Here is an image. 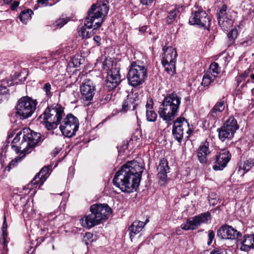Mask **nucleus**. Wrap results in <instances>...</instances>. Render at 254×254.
Returning <instances> with one entry per match:
<instances>
[{
    "instance_id": "obj_30",
    "label": "nucleus",
    "mask_w": 254,
    "mask_h": 254,
    "mask_svg": "<svg viewBox=\"0 0 254 254\" xmlns=\"http://www.w3.org/2000/svg\"><path fill=\"white\" fill-rule=\"evenodd\" d=\"M254 166V159H249L240 163V169L248 172Z\"/></svg>"
},
{
    "instance_id": "obj_10",
    "label": "nucleus",
    "mask_w": 254,
    "mask_h": 254,
    "mask_svg": "<svg viewBox=\"0 0 254 254\" xmlns=\"http://www.w3.org/2000/svg\"><path fill=\"white\" fill-rule=\"evenodd\" d=\"M164 56L162 64L165 70L170 74H173L176 72L175 63L177 53L175 49L172 47H167L163 48Z\"/></svg>"
},
{
    "instance_id": "obj_27",
    "label": "nucleus",
    "mask_w": 254,
    "mask_h": 254,
    "mask_svg": "<svg viewBox=\"0 0 254 254\" xmlns=\"http://www.w3.org/2000/svg\"><path fill=\"white\" fill-rule=\"evenodd\" d=\"M145 223L143 222L136 220L134 221L131 226L129 227L130 239L132 241L133 237L138 233H139L144 226Z\"/></svg>"
},
{
    "instance_id": "obj_25",
    "label": "nucleus",
    "mask_w": 254,
    "mask_h": 254,
    "mask_svg": "<svg viewBox=\"0 0 254 254\" xmlns=\"http://www.w3.org/2000/svg\"><path fill=\"white\" fill-rule=\"evenodd\" d=\"M225 10H227V6L225 4H223L217 14V19L218 23L221 28L225 30H227L228 29L232 27L233 25V20L227 19V21L224 20V19L222 17L223 15L222 14Z\"/></svg>"
},
{
    "instance_id": "obj_17",
    "label": "nucleus",
    "mask_w": 254,
    "mask_h": 254,
    "mask_svg": "<svg viewBox=\"0 0 254 254\" xmlns=\"http://www.w3.org/2000/svg\"><path fill=\"white\" fill-rule=\"evenodd\" d=\"M95 86L90 79H85L80 85V92L84 100L90 101L95 94Z\"/></svg>"
},
{
    "instance_id": "obj_59",
    "label": "nucleus",
    "mask_w": 254,
    "mask_h": 254,
    "mask_svg": "<svg viewBox=\"0 0 254 254\" xmlns=\"http://www.w3.org/2000/svg\"><path fill=\"white\" fill-rule=\"evenodd\" d=\"M252 93L254 95V88L252 90Z\"/></svg>"
},
{
    "instance_id": "obj_33",
    "label": "nucleus",
    "mask_w": 254,
    "mask_h": 254,
    "mask_svg": "<svg viewBox=\"0 0 254 254\" xmlns=\"http://www.w3.org/2000/svg\"><path fill=\"white\" fill-rule=\"evenodd\" d=\"M42 89L45 93L46 98L49 99L53 95V92L51 91L52 87L51 84L49 82L45 83L42 87Z\"/></svg>"
},
{
    "instance_id": "obj_55",
    "label": "nucleus",
    "mask_w": 254,
    "mask_h": 254,
    "mask_svg": "<svg viewBox=\"0 0 254 254\" xmlns=\"http://www.w3.org/2000/svg\"><path fill=\"white\" fill-rule=\"evenodd\" d=\"M12 0H3L4 3H9Z\"/></svg>"
},
{
    "instance_id": "obj_41",
    "label": "nucleus",
    "mask_w": 254,
    "mask_h": 254,
    "mask_svg": "<svg viewBox=\"0 0 254 254\" xmlns=\"http://www.w3.org/2000/svg\"><path fill=\"white\" fill-rule=\"evenodd\" d=\"M210 254H227V250L217 248L212 250Z\"/></svg>"
},
{
    "instance_id": "obj_60",
    "label": "nucleus",
    "mask_w": 254,
    "mask_h": 254,
    "mask_svg": "<svg viewBox=\"0 0 254 254\" xmlns=\"http://www.w3.org/2000/svg\"><path fill=\"white\" fill-rule=\"evenodd\" d=\"M250 10H249V11L247 12V13H248V14L250 13Z\"/></svg>"
},
{
    "instance_id": "obj_56",
    "label": "nucleus",
    "mask_w": 254,
    "mask_h": 254,
    "mask_svg": "<svg viewBox=\"0 0 254 254\" xmlns=\"http://www.w3.org/2000/svg\"><path fill=\"white\" fill-rule=\"evenodd\" d=\"M249 82V80L247 81L246 83H243V84L241 86V88H243L244 86L246 85V83Z\"/></svg>"
},
{
    "instance_id": "obj_15",
    "label": "nucleus",
    "mask_w": 254,
    "mask_h": 254,
    "mask_svg": "<svg viewBox=\"0 0 254 254\" xmlns=\"http://www.w3.org/2000/svg\"><path fill=\"white\" fill-rule=\"evenodd\" d=\"M220 72V67L218 64L215 62L211 63L203 76L201 85L204 87H207L211 83L215 82Z\"/></svg>"
},
{
    "instance_id": "obj_49",
    "label": "nucleus",
    "mask_w": 254,
    "mask_h": 254,
    "mask_svg": "<svg viewBox=\"0 0 254 254\" xmlns=\"http://www.w3.org/2000/svg\"><path fill=\"white\" fill-rule=\"evenodd\" d=\"M153 0H139L140 2L143 5H148L149 4H151L153 2Z\"/></svg>"
},
{
    "instance_id": "obj_35",
    "label": "nucleus",
    "mask_w": 254,
    "mask_h": 254,
    "mask_svg": "<svg viewBox=\"0 0 254 254\" xmlns=\"http://www.w3.org/2000/svg\"><path fill=\"white\" fill-rule=\"evenodd\" d=\"M12 84V82L11 81H8L7 80H3L1 81V83L0 85V87L1 89L0 91L1 93L4 94L7 93V90L6 89L7 87H9L11 86Z\"/></svg>"
},
{
    "instance_id": "obj_42",
    "label": "nucleus",
    "mask_w": 254,
    "mask_h": 254,
    "mask_svg": "<svg viewBox=\"0 0 254 254\" xmlns=\"http://www.w3.org/2000/svg\"><path fill=\"white\" fill-rule=\"evenodd\" d=\"M93 235L90 233H86L83 237V242H84L86 245H88L89 242H91L92 240H90L92 238Z\"/></svg>"
},
{
    "instance_id": "obj_37",
    "label": "nucleus",
    "mask_w": 254,
    "mask_h": 254,
    "mask_svg": "<svg viewBox=\"0 0 254 254\" xmlns=\"http://www.w3.org/2000/svg\"><path fill=\"white\" fill-rule=\"evenodd\" d=\"M68 20L67 18H59L54 23V27L55 28H61L64 25L67 23Z\"/></svg>"
},
{
    "instance_id": "obj_19",
    "label": "nucleus",
    "mask_w": 254,
    "mask_h": 254,
    "mask_svg": "<svg viewBox=\"0 0 254 254\" xmlns=\"http://www.w3.org/2000/svg\"><path fill=\"white\" fill-rule=\"evenodd\" d=\"M217 235L223 239H235L241 236L240 232L227 225H222L218 230Z\"/></svg>"
},
{
    "instance_id": "obj_43",
    "label": "nucleus",
    "mask_w": 254,
    "mask_h": 254,
    "mask_svg": "<svg viewBox=\"0 0 254 254\" xmlns=\"http://www.w3.org/2000/svg\"><path fill=\"white\" fill-rule=\"evenodd\" d=\"M208 237L207 245L210 246L213 241L214 240L215 237V234L213 230H210L208 231Z\"/></svg>"
},
{
    "instance_id": "obj_46",
    "label": "nucleus",
    "mask_w": 254,
    "mask_h": 254,
    "mask_svg": "<svg viewBox=\"0 0 254 254\" xmlns=\"http://www.w3.org/2000/svg\"><path fill=\"white\" fill-rule=\"evenodd\" d=\"M222 15H223L222 17L224 19V20L227 21V19H233L230 12L227 11V10H225Z\"/></svg>"
},
{
    "instance_id": "obj_13",
    "label": "nucleus",
    "mask_w": 254,
    "mask_h": 254,
    "mask_svg": "<svg viewBox=\"0 0 254 254\" xmlns=\"http://www.w3.org/2000/svg\"><path fill=\"white\" fill-rule=\"evenodd\" d=\"M238 128L239 126L237 120L234 117H230L219 130V137L222 141H224L226 139H231Z\"/></svg>"
},
{
    "instance_id": "obj_52",
    "label": "nucleus",
    "mask_w": 254,
    "mask_h": 254,
    "mask_svg": "<svg viewBox=\"0 0 254 254\" xmlns=\"http://www.w3.org/2000/svg\"><path fill=\"white\" fill-rule=\"evenodd\" d=\"M94 40L96 42L97 45L98 46H99L100 45V42L101 40V38L99 36H95L94 37Z\"/></svg>"
},
{
    "instance_id": "obj_31",
    "label": "nucleus",
    "mask_w": 254,
    "mask_h": 254,
    "mask_svg": "<svg viewBox=\"0 0 254 254\" xmlns=\"http://www.w3.org/2000/svg\"><path fill=\"white\" fill-rule=\"evenodd\" d=\"M146 118L147 120L149 122H154L156 121L157 115L156 113L152 110V107L151 105L147 104L146 105Z\"/></svg>"
},
{
    "instance_id": "obj_40",
    "label": "nucleus",
    "mask_w": 254,
    "mask_h": 254,
    "mask_svg": "<svg viewBox=\"0 0 254 254\" xmlns=\"http://www.w3.org/2000/svg\"><path fill=\"white\" fill-rule=\"evenodd\" d=\"M5 222V216L4 217V220H3V225H2V241H3V245L4 246H5L6 245V238L7 236V233L6 231V230H5V228H4Z\"/></svg>"
},
{
    "instance_id": "obj_21",
    "label": "nucleus",
    "mask_w": 254,
    "mask_h": 254,
    "mask_svg": "<svg viewBox=\"0 0 254 254\" xmlns=\"http://www.w3.org/2000/svg\"><path fill=\"white\" fill-rule=\"evenodd\" d=\"M226 100L223 97L219 101L217 102L211 110L208 117L213 120H216L221 116L222 112L225 109Z\"/></svg>"
},
{
    "instance_id": "obj_11",
    "label": "nucleus",
    "mask_w": 254,
    "mask_h": 254,
    "mask_svg": "<svg viewBox=\"0 0 254 254\" xmlns=\"http://www.w3.org/2000/svg\"><path fill=\"white\" fill-rule=\"evenodd\" d=\"M60 125V128L62 133L67 137L74 135L79 127L78 120L70 114L64 118Z\"/></svg>"
},
{
    "instance_id": "obj_38",
    "label": "nucleus",
    "mask_w": 254,
    "mask_h": 254,
    "mask_svg": "<svg viewBox=\"0 0 254 254\" xmlns=\"http://www.w3.org/2000/svg\"><path fill=\"white\" fill-rule=\"evenodd\" d=\"M117 148L118 149L119 154L121 155L128 152V144H122L121 146H117Z\"/></svg>"
},
{
    "instance_id": "obj_18",
    "label": "nucleus",
    "mask_w": 254,
    "mask_h": 254,
    "mask_svg": "<svg viewBox=\"0 0 254 254\" xmlns=\"http://www.w3.org/2000/svg\"><path fill=\"white\" fill-rule=\"evenodd\" d=\"M231 155L227 149L222 150L215 156V161L214 163L213 168L215 170H222L231 159Z\"/></svg>"
},
{
    "instance_id": "obj_20",
    "label": "nucleus",
    "mask_w": 254,
    "mask_h": 254,
    "mask_svg": "<svg viewBox=\"0 0 254 254\" xmlns=\"http://www.w3.org/2000/svg\"><path fill=\"white\" fill-rule=\"evenodd\" d=\"M49 167L47 166L44 167L39 173L35 176L31 182L28 184L27 189L31 190L33 189V186H36L35 188H36L38 185H39V188L43 185L47 179V175L49 171Z\"/></svg>"
},
{
    "instance_id": "obj_53",
    "label": "nucleus",
    "mask_w": 254,
    "mask_h": 254,
    "mask_svg": "<svg viewBox=\"0 0 254 254\" xmlns=\"http://www.w3.org/2000/svg\"><path fill=\"white\" fill-rule=\"evenodd\" d=\"M249 71H245L243 73L241 74L240 76L242 77L243 79H245L249 74Z\"/></svg>"
},
{
    "instance_id": "obj_22",
    "label": "nucleus",
    "mask_w": 254,
    "mask_h": 254,
    "mask_svg": "<svg viewBox=\"0 0 254 254\" xmlns=\"http://www.w3.org/2000/svg\"><path fill=\"white\" fill-rule=\"evenodd\" d=\"M169 169L167 160L165 158L160 160V163L157 167L158 171L157 177L161 181L163 182V184L167 181V173L169 172Z\"/></svg>"
},
{
    "instance_id": "obj_45",
    "label": "nucleus",
    "mask_w": 254,
    "mask_h": 254,
    "mask_svg": "<svg viewBox=\"0 0 254 254\" xmlns=\"http://www.w3.org/2000/svg\"><path fill=\"white\" fill-rule=\"evenodd\" d=\"M87 28L84 25V26H82L78 31L79 36L81 37L82 38H85V35H86V33L87 32Z\"/></svg>"
},
{
    "instance_id": "obj_48",
    "label": "nucleus",
    "mask_w": 254,
    "mask_h": 254,
    "mask_svg": "<svg viewBox=\"0 0 254 254\" xmlns=\"http://www.w3.org/2000/svg\"><path fill=\"white\" fill-rule=\"evenodd\" d=\"M37 2L41 6H47L48 5V0H37Z\"/></svg>"
},
{
    "instance_id": "obj_2",
    "label": "nucleus",
    "mask_w": 254,
    "mask_h": 254,
    "mask_svg": "<svg viewBox=\"0 0 254 254\" xmlns=\"http://www.w3.org/2000/svg\"><path fill=\"white\" fill-rule=\"evenodd\" d=\"M109 11V7L106 2H99L93 4L87 11V16L84 20V25L88 29L85 35V38L92 36L96 30L100 27L104 21L105 18Z\"/></svg>"
},
{
    "instance_id": "obj_44",
    "label": "nucleus",
    "mask_w": 254,
    "mask_h": 254,
    "mask_svg": "<svg viewBox=\"0 0 254 254\" xmlns=\"http://www.w3.org/2000/svg\"><path fill=\"white\" fill-rule=\"evenodd\" d=\"M112 98V93H109L103 96L102 99L101 100V101L103 102V104H105L106 103L110 101L111 100Z\"/></svg>"
},
{
    "instance_id": "obj_5",
    "label": "nucleus",
    "mask_w": 254,
    "mask_h": 254,
    "mask_svg": "<svg viewBox=\"0 0 254 254\" xmlns=\"http://www.w3.org/2000/svg\"><path fill=\"white\" fill-rule=\"evenodd\" d=\"M64 116V108L60 104H54L48 106L40 118L43 119L46 128L52 130L57 127Z\"/></svg>"
},
{
    "instance_id": "obj_12",
    "label": "nucleus",
    "mask_w": 254,
    "mask_h": 254,
    "mask_svg": "<svg viewBox=\"0 0 254 254\" xmlns=\"http://www.w3.org/2000/svg\"><path fill=\"white\" fill-rule=\"evenodd\" d=\"M189 22L191 25L196 24L200 27H206L210 26V19L205 11L196 3L192 9Z\"/></svg>"
},
{
    "instance_id": "obj_39",
    "label": "nucleus",
    "mask_w": 254,
    "mask_h": 254,
    "mask_svg": "<svg viewBox=\"0 0 254 254\" xmlns=\"http://www.w3.org/2000/svg\"><path fill=\"white\" fill-rule=\"evenodd\" d=\"M238 36V31L236 29H233L231 30L228 33V37L230 41H233Z\"/></svg>"
},
{
    "instance_id": "obj_8",
    "label": "nucleus",
    "mask_w": 254,
    "mask_h": 254,
    "mask_svg": "<svg viewBox=\"0 0 254 254\" xmlns=\"http://www.w3.org/2000/svg\"><path fill=\"white\" fill-rule=\"evenodd\" d=\"M102 66L104 70H109L106 80L105 86L108 91L115 88L121 82L119 69L114 64L111 59L105 60Z\"/></svg>"
},
{
    "instance_id": "obj_57",
    "label": "nucleus",
    "mask_w": 254,
    "mask_h": 254,
    "mask_svg": "<svg viewBox=\"0 0 254 254\" xmlns=\"http://www.w3.org/2000/svg\"><path fill=\"white\" fill-rule=\"evenodd\" d=\"M251 77L252 79H254V74H252L251 75Z\"/></svg>"
},
{
    "instance_id": "obj_24",
    "label": "nucleus",
    "mask_w": 254,
    "mask_h": 254,
    "mask_svg": "<svg viewBox=\"0 0 254 254\" xmlns=\"http://www.w3.org/2000/svg\"><path fill=\"white\" fill-rule=\"evenodd\" d=\"M240 241L241 251L249 252L251 249H254V235H245Z\"/></svg>"
},
{
    "instance_id": "obj_1",
    "label": "nucleus",
    "mask_w": 254,
    "mask_h": 254,
    "mask_svg": "<svg viewBox=\"0 0 254 254\" xmlns=\"http://www.w3.org/2000/svg\"><path fill=\"white\" fill-rule=\"evenodd\" d=\"M143 167L137 161H127L118 171L113 182L124 192L130 193L139 187Z\"/></svg>"
},
{
    "instance_id": "obj_34",
    "label": "nucleus",
    "mask_w": 254,
    "mask_h": 254,
    "mask_svg": "<svg viewBox=\"0 0 254 254\" xmlns=\"http://www.w3.org/2000/svg\"><path fill=\"white\" fill-rule=\"evenodd\" d=\"M184 131L183 129H179L173 127V134L178 142H181L183 137Z\"/></svg>"
},
{
    "instance_id": "obj_36",
    "label": "nucleus",
    "mask_w": 254,
    "mask_h": 254,
    "mask_svg": "<svg viewBox=\"0 0 254 254\" xmlns=\"http://www.w3.org/2000/svg\"><path fill=\"white\" fill-rule=\"evenodd\" d=\"M254 42V36L253 35H249L242 41L240 44L243 46L246 47L251 46Z\"/></svg>"
},
{
    "instance_id": "obj_47",
    "label": "nucleus",
    "mask_w": 254,
    "mask_h": 254,
    "mask_svg": "<svg viewBox=\"0 0 254 254\" xmlns=\"http://www.w3.org/2000/svg\"><path fill=\"white\" fill-rule=\"evenodd\" d=\"M19 2L18 1H14L10 6V8L12 10H14L19 5Z\"/></svg>"
},
{
    "instance_id": "obj_26",
    "label": "nucleus",
    "mask_w": 254,
    "mask_h": 254,
    "mask_svg": "<svg viewBox=\"0 0 254 254\" xmlns=\"http://www.w3.org/2000/svg\"><path fill=\"white\" fill-rule=\"evenodd\" d=\"M211 150L209 147V144H203L200 145L197 150V158L199 162L201 164H205L207 162V156L210 153Z\"/></svg>"
},
{
    "instance_id": "obj_14",
    "label": "nucleus",
    "mask_w": 254,
    "mask_h": 254,
    "mask_svg": "<svg viewBox=\"0 0 254 254\" xmlns=\"http://www.w3.org/2000/svg\"><path fill=\"white\" fill-rule=\"evenodd\" d=\"M211 219L210 212L201 213L188 219L186 223H183L181 227L184 230H195L202 224H206Z\"/></svg>"
},
{
    "instance_id": "obj_4",
    "label": "nucleus",
    "mask_w": 254,
    "mask_h": 254,
    "mask_svg": "<svg viewBox=\"0 0 254 254\" xmlns=\"http://www.w3.org/2000/svg\"><path fill=\"white\" fill-rule=\"evenodd\" d=\"M91 213L81 219L84 227L91 228L107 218L111 214V208L107 204H95L90 206Z\"/></svg>"
},
{
    "instance_id": "obj_58",
    "label": "nucleus",
    "mask_w": 254,
    "mask_h": 254,
    "mask_svg": "<svg viewBox=\"0 0 254 254\" xmlns=\"http://www.w3.org/2000/svg\"><path fill=\"white\" fill-rule=\"evenodd\" d=\"M4 228H5V230H6L7 224H6V222H5V224H4Z\"/></svg>"
},
{
    "instance_id": "obj_32",
    "label": "nucleus",
    "mask_w": 254,
    "mask_h": 254,
    "mask_svg": "<svg viewBox=\"0 0 254 254\" xmlns=\"http://www.w3.org/2000/svg\"><path fill=\"white\" fill-rule=\"evenodd\" d=\"M178 12L179 10L176 8H173L168 12L166 18V22L168 24H170L174 21Z\"/></svg>"
},
{
    "instance_id": "obj_51",
    "label": "nucleus",
    "mask_w": 254,
    "mask_h": 254,
    "mask_svg": "<svg viewBox=\"0 0 254 254\" xmlns=\"http://www.w3.org/2000/svg\"><path fill=\"white\" fill-rule=\"evenodd\" d=\"M236 80L237 81V86H239L244 79H243L240 76H238L236 78Z\"/></svg>"
},
{
    "instance_id": "obj_3",
    "label": "nucleus",
    "mask_w": 254,
    "mask_h": 254,
    "mask_svg": "<svg viewBox=\"0 0 254 254\" xmlns=\"http://www.w3.org/2000/svg\"><path fill=\"white\" fill-rule=\"evenodd\" d=\"M181 97L178 93L173 92L168 94L164 99L158 110V114L166 123L173 121L178 116L181 104Z\"/></svg>"
},
{
    "instance_id": "obj_7",
    "label": "nucleus",
    "mask_w": 254,
    "mask_h": 254,
    "mask_svg": "<svg viewBox=\"0 0 254 254\" xmlns=\"http://www.w3.org/2000/svg\"><path fill=\"white\" fill-rule=\"evenodd\" d=\"M13 131L8 132L6 143H39L43 141V139L41 133L35 132L29 128H24L18 133L15 137Z\"/></svg>"
},
{
    "instance_id": "obj_23",
    "label": "nucleus",
    "mask_w": 254,
    "mask_h": 254,
    "mask_svg": "<svg viewBox=\"0 0 254 254\" xmlns=\"http://www.w3.org/2000/svg\"><path fill=\"white\" fill-rule=\"evenodd\" d=\"M138 100V99L136 93L129 94L123 104L122 110L125 112L129 109L134 110L137 105Z\"/></svg>"
},
{
    "instance_id": "obj_16",
    "label": "nucleus",
    "mask_w": 254,
    "mask_h": 254,
    "mask_svg": "<svg viewBox=\"0 0 254 254\" xmlns=\"http://www.w3.org/2000/svg\"><path fill=\"white\" fill-rule=\"evenodd\" d=\"M37 144H27L26 147L21 151V147L13 144L11 146L12 149H13L16 153H20V155L21 157H18L12 160L6 167V170L9 171L12 168H13L16 166L19 161H20L21 159L24 157L27 154L30 153L32 149H33Z\"/></svg>"
},
{
    "instance_id": "obj_28",
    "label": "nucleus",
    "mask_w": 254,
    "mask_h": 254,
    "mask_svg": "<svg viewBox=\"0 0 254 254\" xmlns=\"http://www.w3.org/2000/svg\"><path fill=\"white\" fill-rule=\"evenodd\" d=\"M174 127L186 130L188 134L190 135L192 132V130L189 127L190 125L184 118L179 117L174 123Z\"/></svg>"
},
{
    "instance_id": "obj_29",
    "label": "nucleus",
    "mask_w": 254,
    "mask_h": 254,
    "mask_svg": "<svg viewBox=\"0 0 254 254\" xmlns=\"http://www.w3.org/2000/svg\"><path fill=\"white\" fill-rule=\"evenodd\" d=\"M33 13L32 10L27 9L25 10L21 11L19 19L24 24H27L28 21L31 18V14Z\"/></svg>"
},
{
    "instance_id": "obj_6",
    "label": "nucleus",
    "mask_w": 254,
    "mask_h": 254,
    "mask_svg": "<svg viewBox=\"0 0 254 254\" xmlns=\"http://www.w3.org/2000/svg\"><path fill=\"white\" fill-rule=\"evenodd\" d=\"M147 76V67L143 62L137 60L129 66L127 79L130 85L136 87L141 85Z\"/></svg>"
},
{
    "instance_id": "obj_9",
    "label": "nucleus",
    "mask_w": 254,
    "mask_h": 254,
    "mask_svg": "<svg viewBox=\"0 0 254 254\" xmlns=\"http://www.w3.org/2000/svg\"><path fill=\"white\" fill-rule=\"evenodd\" d=\"M37 102L28 97H23L17 102L16 113L21 119L31 117L36 109Z\"/></svg>"
},
{
    "instance_id": "obj_54",
    "label": "nucleus",
    "mask_w": 254,
    "mask_h": 254,
    "mask_svg": "<svg viewBox=\"0 0 254 254\" xmlns=\"http://www.w3.org/2000/svg\"><path fill=\"white\" fill-rule=\"evenodd\" d=\"M146 29L147 27L146 26H143L140 28L139 30L140 31L144 32L146 31Z\"/></svg>"
},
{
    "instance_id": "obj_50",
    "label": "nucleus",
    "mask_w": 254,
    "mask_h": 254,
    "mask_svg": "<svg viewBox=\"0 0 254 254\" xmlns=\"http://www.w3.org/2000/svg\"><path fill=\"white\" fill-rule=\"evenodd\" d=\"M62 148L60 147H56L53 151L52 154L54 157H55L61 150Z\"/></svg>"
}]
</instances>
